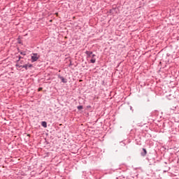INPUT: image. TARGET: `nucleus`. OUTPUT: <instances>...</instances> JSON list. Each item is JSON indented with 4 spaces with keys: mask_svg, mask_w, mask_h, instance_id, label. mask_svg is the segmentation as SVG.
I'll list each match as a JSON object with an SVG mask.
<instances>
[{
    "mask_svg": "<svg viewBox=\"0 0 179 179\" xmlns=\"http://www.w3.org/2000/svg\"><path fill=\"white\" fill-rule=\"evenodd\" d=\"M78 110H83V106H78L77 107Z\"/></svg>",
    "mask_w": 179,
    "mask_h": 179,
    "instance_id": "obj_8",
    "label": "nucleus"
},
{
    "mask_svg": "<svg viewBox=\"0 0 179 179\" xmlns=\"http://www.w3.org/2000/svg\"><path fill=\"white\" fill-rule=\"evenodd\" d=\"M22 57L21 56H18V59L17 60V62H19V61H20V59H22Z\"/></svg>",
    "mask_w": 179,
    "mask_h": 179,
    "instance_id": "obj_9",
    "label": "nucleus"
},
{
    "mask_svg": "<svg viewBox=\"0 0 179 179\" xmlns=\"http://www.w3.org/2000/svg\"><path fill=\"white\" fill-rule=\"evenodd\" d=\"M57 78H58V79H60L62 80V83H68V79L64 78L61 75H58Z\"/></svg>",
    "mask_w": 179,
    "mask_h": 179,
    "instance_id": "obj_3",
    "label": "nucleus"
},
{
    "mask_svg": "<svg viewBox=\"0 0 179 179\" xmlns=\"http://www.w3.org/2000/svg\"><path fill=\"white\" fill-rule=\"evenodd\" d=\"M38 90V92H41V90H43V87H39Z\"/></svg>",
    "mask_w": 179,
    "mask_h": 179,
    "instance_id": "obj_12",
    "label": "nucleus"
},
{
    "mask_svg": "<svg viewBox=\"0 0 179 179\" xmlns=\"http://www.w3.org/2000/svg\"><path fill=\"white\" fill-rule=\"evenodd\" d=\"M72 65V62H70L69 66Z\"/></svg>",
    "mask_w": 179,
    "mask_h": 179,
    "instance_id": "obj_16",
    "label": "nucleus"
},
{
    "mask_svg": "<svg viewBox=\"0 0 179 179\" xmlns=\"http://www.w3.org/2000/svg\"><path fill=\"white\" fill-rule=\"evenodd\" d=\"M85 54H86L87 58H91L90 62L91 64H94L96 62V55L93 54V52L92 51H85Z\"/></svg>",
    "mask_w": 179,
    "mask_h": 179,
    "instance_id": "obj_1",
    "label": "nucleus"
},
{
    "mask_svg": "<svg viewBox=\"0 0 179 179\" xmlns=\"http://www.w3.org/2000/svg\"><path fill=\"white\" fill-rule=\"evenodd\" d=\"M146 160H148L150 163V166H152V163L150 162V159H149V158H146Z\"/></svg>",
    "mask_w": 179,
    "mask_h": 179,
    "instance_id": "obj_11",
    "label": "nucleus"
},
{
    "mask_svg": "<svg viewBox=\"0 0 179 179\" xmlns=\"http://www.w3.org/2000/svg\"><path fill=\"white\" fill-rule=\"evenodd\" d=\"M41 125H42V127H43V128H47V122H45V121L42 122Z\"/></svg>",
    "mask_w": 179,
    "mask_h": 179,
    "instance_id": "obj_6",
    "label": "nucleus"
},
{
    "mask_svg": "<svg viewBox=\"0 0 179 179\" xmlns=\"http://www.w3.org/2000/svg\"><path fill=\"white\" fill-rule=\"evenodd\" d=\"M171 110H176V107L171 108Z\"/></svg>",
    "mask_w": 179,
    "mask_h": 179,
    "instance_id": "obj_15",
    "label": "nucleus"
},
{
    "mask_svg": "<svg viewBox=\"0 0 179 179\" xmlns=\"http://www.w3.org/2000/svg\"><path fill=\"white\" fill-rule=\"evenodd\" d=\"M40 58V55L37 53H34L32 56H31V62H36Z\"/></svg>",
    "mask_w": 179,
    "mask_h": 179,
    "instance_id": "obj_2",
    "label": "nucleus"
},
{
    "mask_svg": "<svg viewBox=\"0 0 179 179\" xmlns=\"http://www.w3.org/2000/svg\"><path fill=\"white\" fill-rule=\"evenodd\" d=\"M15 66H16L17 68H22L23 65H22V64H17L15 65Z\"/></svg>",
    "mask_w": 179,
    "mask_h": 179,
    "instance_id": "obj_7",
    "label": "nucleus"
},
{
    "mask_svg": "<svg viewBox=\"0 0 179 179\" xmlns=\"http://www.w3.org/2000/svg\"><path fill=\"white\" fill-rule=\"evenodd\" d=\"M22 64H23V61H20V64L22 65Z\"/></svg>",
    "mask_w": 179,
    "mask_h": 179,
    "instance_id": "obj_14",
    "label": "nucleus"
},
{
    "mask_svg": "<svg viewBox=\"0 0 179 179\" xmlns=\"http://www.w3.org/2000/svg\"><path fill=\"white\" fill-rule=\"evenodd\" d=\"M21 55H26V52H20Z\"/></svg>",
    "mask_w": 179,
    "mask_h": 179,
    "instance_id": "obj_10",
    "label": "nucleus"
},
{
    "mask_svg": "<svg viewBox=\"0 0 179 179\" xmlns=\"http://www.w3.org/2000/svg\"><path fill=\"white\" fill-rule=\"evenodd\" d=\"M130 110H131V111H134V109L132 108V106H130Z\"/></svg>",
    "mask_w": 179,
    "mask_h": 179,
    "instance_id": "obj_13",
    "label": "nucleus"
},
{
    "mask_svg": "<svg viewBox=\"0 0 179 179\" xmlns=\"http://www.w3.org/2000/svg\"><path fill=\"white\" fill-rule=\"evenodd\" d=\"M141 155L143 157H145V156L148 155V151L146 150V148H143V152H141Z\"/></svg>",
    "mask_w": 179,
    "mask_h": 179,
    "instance_id": "obj_5",
    "label": "nucleus"
},
{
    "mask_svg": "<svg viewBox=\"0 0 179 179\" xmlns=\"http://www.w3.org/2000/svg\"><path fill=\"white\" fill-rule=\"evenodd\" d=\"M33 64H24L22 65V68H24V69H26V71H27L29 69V68H32Z\"/></svg>",
    "mask_w": 179,
    "mask_h": 179,
    "instance_id": "obj_4",
    "label": "nucleus"
}]
</instances>
